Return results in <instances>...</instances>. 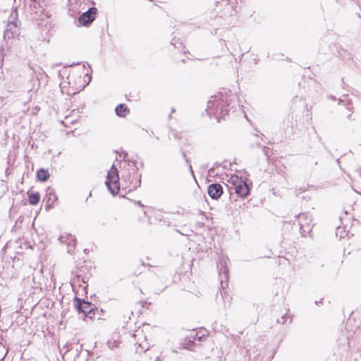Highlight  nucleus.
Masks as SVG:
<instances>
[{"label": "nucleus", "mask_w": 361, "mask_h": 361, "mask_svg": "<svg viewBox=\"0 0 361 361\" xmlns=\"http://www.w3.org/2000/svg\"><path fill=\"white\" fill-rule=\"evenodd\" d=\"M222 96H214L208 102L207 111L210 116L214 115L217 122L227 114V110L224 106V101L221 99Z\"/></svg>", "instance_id": "obj_1"}, {"label": "nucleus", "mask_w": 361, "mask_h": 361, "mask_svg": "<svg viewBox=\"0 0 361 361\" xmlns=\"http://www.w3.org/2000/svg\"><path fill=\"white\" fill-rule=\"evenodd\" d=\"M228 182L231 185L230 190H233L239 197H245L249 194L247 184L238 176H231Z\"/></svg>", "instance_id": "obj_2"}, {"label": "nucleus", "mask_w": 361, "mask_h": 361, "mask_svg": "<svg viewBox=\"0 0 361 361\" xmlns=\"http://www.w3.org/2000/svg\"><path fill=\"white\" fill-rule=\"evenodd\" d=\"M20 35L18 27V13L16 9L12 11L8 20L7 27L4 32L5 39H13Z\"/></svg>", "instance_id": "obj_3"}, {"label": "nucleus", "mask_w": 361, "mask_h": 361, "mask_svg": "<svg viewBox=\"0 0 361 361\" xmlns=\"http://www.w3.org/2000/svg\"><path fill=\"white\" fill-rule=\"evenodd\" d=\"M119 176L117 169L112 166L108 172L106 185L112 194H116L119 190Z\"/></svg>", "instance_id": "obj_4"}, {"label": "nucleus", "mask_w": 361, "mask_h": 361, "mask_svg": "<svg viewBox=\"0 0 361 361\" xmlns=\"http://www.w3.org/2000/svg\"><path fill=\"white\" fill-rule=\"evenodd\" d=\"M97 13V9L95 7L89 8L84 12L78 18L80 25L83 26L90 25L95 19Z\"/></svg>", "instance_id": "obj_5"}, {"label": "nucleus", "mask_w": 361, "mask_h": 361, "mask_svg": "<svg viewBox=\"0 0 361 361\" xmlns=\"http://www.w3.org/2000/svg\"><path fill=\"white\" fill-rule=\"evenodd\" d=\"M298 221L300 232L303 235L310 231L312 217L308 213L300 214L298 216Z\"/></svg>", "instance_id": "obj_6"}, {"label": "nucleus", "mask_w": 361, "mask_h": 361, "mask_svg": "<svg viewBox=\"0 0 361 361\" xmlns=\"http://www.w3.org/2000/svg\"><path fill=\"white\" fill-rule=\"evenodd\" d=\"M74 306L79 312L84 313L85 315L90 314L92 310L91 303L82 300L78 298H75L74 300Z\"/></svg>", "instance_id": "obj_7"}, {"label": "nucleus", "mask_w": 361, "mask_h": 361, "mask_svg": "<svg viewBox=\"0 0 361 361\" xmlns=\"http://www.w3.org/2000/svg\"><path fill=\"white\" fill-rule=\"evenodd\" d=\"M59 240L61 243L67 245L68 253L73 252L76 244V238L73 235L69 233H64L59 237Z\"/></svg>", "instance_id": "obj_8"}, {"label": "nucleus", "mask_w": 361, "mask_h": 361, "mask_svg": "<svg viewBox=\"0 0 361 361\" xmlns=\"http://www.w3.org/2000/svg\"><path fill=\"white\" fill-rule=\"evenodd\" d=\"M223 193L222 186L219 183H212L208 187V194L211 198L217 200Z\"/></svg>", "instance_id": "obj_9"}, {"label": "nucleus", "mask_w": 361, "mask_h": 361, "mask_svg": "<svg viewBox=\"0 0 361 361\" xmlns=\"http://www.w3.org/2000/svg\"><path fill=\"white\" fill-rule=\"evenodd\" d=\"M219 267V279L221 282V286L223 289L225 288L224 286V283L227 282L228 279V269L226 264V262H220V265Z\"/></svg>", "instance_id": "obj_10"}, {"label": "nucleus", "mask_w": 361, "mask_h": 361, "mask_svg": "<svg viewBox=\"0 0 361 361\" xmlns=\"http://www.w3.org/2000/svg\"><path fill=\"white\" fill-rule=\"evenodd\" d=\"M116 113L118 116L124 117L129 113V109L125 104H119L116 106Z\"/></svg>", "instance_id": "obj_11"}, {"label": "nucleus", "mask_w": 361, "mask_h": 361, "mask_svg": "<svg viewBox=\"0 0 361 361\" xmlns=\"http://www.w3.org/2000/svg\"><path fill=\"white\" fill-rule=\"evenodd\" d=\"M29 197V202L32 205H36L40 199L39 194L38 192H27Z\"/></svg>", "instance_id": "obj_12"}, {"label": "nucleus", "mask_w": 361, "mask_h": 361, "mask_svg": "<svg viewBox=\"0 0 361 361\" xmlns=\"http://www.w3.org/2000/svg\"><path fill=\"white\" fill-rule=\"evenodd\" d=\"M37 176L39 180L46 181L49 178V174L47 171L41 169L37 171Z\"/></svg>", "instance_id": "obj_13"}, {"label": "nucleus", "mask_w": 361, "mask_h": 361, "mask_svg": "<svg viewBox=\"0 0 361 361\" xmlns=\"http://www.w3.org/2000/svg\"><path fill=\"white\" fill-rule=\"evenodd\" d=\"M47 196L48 197V200L47 202H51L52 204L54 203V202H56L57 200V197L56 195H55L54 192H52L51 190L49 189L47 190Z\"/></svg>", "instance_id": "obj_14"}, {"label": "nucleus", "mask_w": 361, "mask_h": 361, "mask_svg": "<svg viewBox=\"0 0 361 361\" xmlns=\"http://www.w3.org/2000/svg\"><path fill=\"white\" fill-rule=\"evenodd\" d=\"M147 350H149V348L147 343H145V345L139 343L136 347V353H141L142 352H147Z\"/></svg>", "instance_id": "obj_15"}, {"label": "nucleus", "mask_w": 361, "mask_h": 361, "mask_svg": "<svg viewBox=\"0 0 361 361\" xmlns=\"http://www.w3.org/2000/svg\"><path fill=\"white\" fill-rule=\"evenodd\" d=\"M286 322V317L285 315L282 316L281 318L280 319H278V323H280V324H285Z\"/></svg>", "instance_id": "obj_16"}, {"label": "nucleus", "mask_w": 361, "mask_h": 361, "mask_svg": "<svg viewBox=\"0 0 361 361\" xmlns=\"http://www.w3.org/2000/svg\"><path fill=\"white\" fill-rule=\"evenodd\" d=\"M183 157L185 158V159L186 162H188V161H188V159H187V157H186V154H185V153L184 152H183Z\"/></svg>", "instance_id": "obj_17"}, {"label": "nucleus", "mask_w": 361, "mask_h": 361, "mask_svg": "<svg viewBox=\"0 0 361 361\" xmlns=\"http://www.w3.org/2000/svg\"><path fill=\"white\" fill-rule=\"evenodd\" d=\"M189 168H190V170L192 174L194 175L193 171H192V166L190 164L189 165Z\"/></svg>", "instance_id": "obj_18"}, {"label": "nucleus", "mask_w": 361, "mask_h": 361, "mask_svg": "<svg viewBox=\"0 0 361 361\" xmlns=\"http://www.w3.org/2000/svg\"><path fill=\"white\" fill-rule=\"evenodd\" d=\"M154 361H159L158 356L154 357Z\"/></svg>", "instance_id": "obj_19"}, {"label": "nucleus", "mask_w": 361, "mask_h": 361, "mask_svg": "<svg viewBox=\"0 0 361 361\" xmlns=\"http://www.w3.org/2000/svg\"><path fill=\"white\" fill-rule=\"evenodd\" d=\"M109 343V347H110V348H111V341H109V343Z\"/></svg>", "instance_id": "obj_20"}, {"label": "nucleus", "mask_w": 361, "mask_h": 361, "mask_svg": "<svg viewBox=\"0 0 361 361\" xmlns=\"http://www.w3.org/2000/svg\"><path fill=\"white\" fill-rule=\"evenodd\" d=\"M171 112H172V113L175 112V109H171Z\"/></svg>", "instance_id": "obj_21"}, {"label": "nucleus", "mask_w": 361, "mask_h": 361, "mask_svg": "<svg viewBox=\"0 0 361 361\" xmlns=\"http://www.w3.org/2000/svg\"><path fill=\"white\" fill-rule=\"evenodd\" d=\"M152 352V350H149V354H150Z\"/></svg>", "instance_id": "obj_22"}]
</instances>
